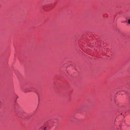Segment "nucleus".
<instances>
[{"instance_id": "f257e3e1", "label": "nucleus", "mask_w": 130, "mask_h": 130, "mask_svg": "<svg viewBox=\"0 0 130 130\" xmlns=\"http://www.w3.org/2000/svg\"><path fill=\"white\" fill-rule=\"evenodd\" d=\"M42 128L44 130H47V128L46 127L43 126Z\"/></svg>"}, {"instance_id": "f03ea898", "label": "nucleus", "mask_w": 130, "mask_h": 130, "mask_svg": "<svg viewBox=\"0 0 130 130\" xmlns=\"http://www.w3.org/2000/svg\"><path fill=\"white\" fill-rule=\"evenodd\" d=\"M128 23L129 24H130V19H129L128 20Z\"/></svg>"}, {"instance_id": "7ed1b4c3", "label": "nucleus", "mask_w": 130, "mask_h": 130, "mask_svg": "<svg viewBox=\"0 0 130 130\" xmlns=\"http://www.w3.org/2000/svg\"><path fill=\"white\" fill-rule=\"evenodd\" d=\"M38 99H39V102H40V98H39V97H38Z\"/></svg>"}]
</instances>
